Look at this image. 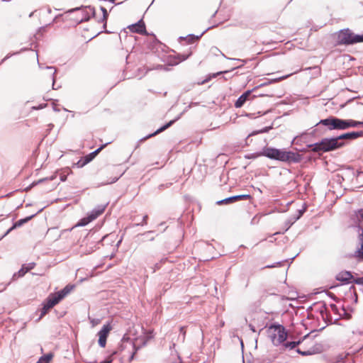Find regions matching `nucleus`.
<instances>
[{"label":"nucleus","instance_id":"1","mask_svg":"<svg viewBox=\"0 0 363 363\" xmlns=\"http://www.w3.org/2000/svg\"><path fill=\"white\" fill-rule=\"evenodd\" d=\"M259 156H264L271 160H275L284 162L296 163L301 160V155L292 151H287L284 149H277L274 147H264L262 151L256 155H252L248 158H255Z\"/></svg>","mask_w":363,"mask_h":363},{"label":"nucleus","instance_id":"2","mask_svg":"<svg viewBox=\"0 0 363 363\" xmlns=\"http://www.w3.org/2000/svg\"><path fill=\"white\" fill-rule=\"evenodd\" d=\"M345 143L340 141L337 137L330 138H323L319 143L308 145V147L312 148L314 152H330L343 147Z\"/></svg>","mask_w":363,"mask_h":363},{"label":"nucleus","instance_id":"3","mask_svg":"<svg viewBox=\"0 0 363 363\" xmlns=\"http://www.w3.org/2000/svg\"><path fill=\"white\" fill-rule=\"evenodd\" d=\"M138 349L132 340L123 337L118 347L117 353H119L122 358H127L130 362L133 359Z\"/></svg>","mask_w":363,"mask_h":363},{"label":"nucleus","instance_id":"4","mask_svg":"<svg viewBox=\"0 0 363 363\" xmlns=\"http://www.w3.org/2000/svg\"><path fill=\"white\" fill-rule=\"evenodd\" d=\"M338 42L342 45H351L363 42V35H356L350 29L340 30L337 36Z\"/></svg>","mask_w":363,"mask_h":363},{"label":"nucleus","instance_id":"5","mask_svg":"<svg viewBox=\"0 0 363 363\" xmlns=\"http://www.w3.org/2000/svg\"><path fill=\"white\" fill-rule=\"evenodd\" d=\"M268 333L274 345H279L286 339L287 334L283 326L272 325L268 329Z\"/></svg>","mask_w":363,"mask_h":363},{"label":"nucleus","instance_id":"6","mask_svg":"<svg viewBox=\"0 0 363 363\" xmlns=\"http://www.w3.org/2000/svg\"><path fill=\"white\" fill-rule=\"evenodd\" d=\"M345 119L338 118L334 116H330L325 119L320 120L315 124V126L323 125L327 128L328 130H344L345 128Z\"/></svg>","mask_w":363,"mask_h":363},{"label":"nucleus","instance_id":"7","mask_svg":"<svg viewBox=\"0 0 363 363\" xmlns=\"http://www.w3.org/2000/svg\"><path fill=\"white\" fill-rule=\"evenodd\" d=\"M60 301L53 295V294H50L43 303V307L41 310L40 318H43L50 308H52L53 306H55Z\"/></svg>","mask_w":363,"mask_h":363},{"label":"nucleus","instance_id":"8","mask_svg":"<svg viewBox=\"0 0 363 363\" xmlns=\"http://www.w3.org/2000/svg\"><path fill=\"white\" fill-rule=\"evenodd\" d=\"M112 327L110 324L104 325L102 328L99 331V345L101 347H104L106 344V339L108 335V333L111 330Z\"/></svg>","mask_w":363,"mask_h":363},{"label":"nucleus","instance_id":"9","mask_svg":"<svg viewBox=\"0 0 363 363\" xmlns=\"http://www.w3.org/2000/svg\"><path fill=\"white\" fill-rule=\"evenodd\" d=\"M80 11L82 13V18L79 20V22L82 21H87L89 20L90 17L91 16H94L95 14V9L94 7L91 6H86L82 9L80 8H76L74 9L70 10L69 11Z\"/></svg>","mask_w":363,"mask_h":363},{"label":"nucleus","instance_id":"10","mask_svg":"<svg viewBox=\"0 0 363 363\" xmlns=\"http://www.w3.org/2000/svg\"><path fill=\"white\" fill-rule=\"evenodd\" d=\"M35 262H30L28 264H23L21 266V268L18 270V272L15 273L13 275V280L16 279L19 277H23L27 272H28L30 270L33 269L35 267Z\"/></svg>","mask_w":363,"mask_h":363},{"label":"nucleus","instance_id":"11","mask_svg":"<svg viewBox=\"0 0 363 363\" xmlns=\"http://www.w3.org/2000/svg\"><path fill=\"white\" fill-rule=\"evenodd\" d=\"M250 198V194L236 195V196H233L226 198L225 199L218 201H217V203L218 205L228 204V203H233V202H235V201H240V200L248 199Z\"/></svg>","mask_w":363,"mask_h":363},{"label":"nucleus","instance_id":"12","mask_svg":"<svg viewBox=\"0 0 363 363\" xmlns=\"http://www.w3.org/2000/svg\"><path fill=\"white\" fill-rule=\"evenodd\" d=\"M252 90H248L244 92L235 101V106L236 108H241L244 104L250 99H254L255 96H252Z\"/></svg>","mask_w":363,"mask_h":363},{"label":"nucleus","instance_id":"13","mask_svg":"<svg viewBox=\"0 0 363 363\" xmlns=\"http://www.w3.org/2000/svg\"><path fill=\"white\" fill-rule=\"evenodd\" d=\"M183 113H180L175 119L174 120H172L170 121L169 123H166L165 125H164L163 126H162L161 128H160L159 129H157L155 132H154L152 134H150L148 135H147L146 137L143 138V139H141L142 141H144L146 139H148L150 138H152L160 133H162V131L165 130L166 129H167L168 128H169L172 125H173L177 121H178L181 116L182 115Z\"/></svg>","mask_w":363,"mask_h":363},{"label":"nucleus","instance_id":"14","mask_svg":"<svg viewBox=\"0 0 363 363\" xmlns=\"http://www.w3.org/2000/svg\"><path fill=\"white\" fill-rule=\"evenodd\" d=\"M360 137H363V130L343 133L337 136V139H339L340 141L342 140H352Z\"/></svg>","mask_w":363,"mask_h":363},{"label":"nucleus","instance_id":"15","mask_svg":"<svg viewBox=\"0 0 363 363\" xmlns=\"http://www.w3.org/2000/svg\"><path fill=\"white\" fill-rule=\"evenodd\" d=\"M336 279L340 281L344 282L345 284H349L352 282V279H353V276L352 275L350 272L342 271L337 274Z\"/></svg>","mask_w":363,"mask_h":363},{"label":"nucleus","instance_id":"16","mask_svg":"<svg viewBox=\"0 0 363 363\" xmlns=\"http://www.w3.org/2000/svg\"><path fill=\"white\" fill-rule=\"evenodd\" d=\"M357 233L359 234V242L361 245L360 249L357 250L355 252L356 257L360 260H363V228L359 225L357 226Z\"/></svg>","mask_w":363,"mask_h":363},{"label":"nucleus","instance_id":"17","mask_svg":"<svg viewBox=\"0 0 363 363\" xmlns=\"http://www.w3.org/2000/svg\"><path fill=\"white\" fill-rule=\"evenodd\" d=\"M130 30L133 33L143 34L145 33V26L142 21H139L137 23L128 26Z\"/></svg>","mask_w":363,"mask_h":363},{"label":"nucleus","instance_id":"18","mask_svg":"<svg viewBox=\"0 0 363 363\" xmlns=\"http://www.w3.org/2000/svg\"><path fill=\"white\" fill-rule=\"evenodd\" d=\"M36 214H33L32 216H28L25 218H23V219H20L18 220V221H16L13 225L12 227H11L6 233L4 235L3 237L7 235L11 231H12L13 229L16 228H19L21 226H22L23 224H25L26 223H27L28 221H29L30 220H31Z\"/></svg>","mask_w":363,"mask_h":363},{"label":"nucleus","instance_id":"19","mask_svg":"<svg viewBox=\"0 0 363 363\" xmlns=\"http://www.w3.org/2000/svg\"><path fill=\"white\" fill-rule=\"evenodd\" d=\"M74 286L67 285L63 289L57 291L53 295L57 298L59 301L63 299L70 291L73 289Z\"/></svg>","mask_w":363,"mask_h":363},{"label":"nucleus","instance_id":"20","mask_svg":"<svg viewBox=\"0 0 363 363\" xmlns=\"http://www.w3.org/2000/svg\"><path fill=\"white\" fill-rule=\"evenodd\" d=\"M105 208V205L98 206L96 208H94L88 215L91 217L92 220H94L104 213Z\"/></svg>","mask_w":363,"mask_h":363},{"label":"nucleus","instance_id":"21","mask_svg":"<svg viewBox=\"0 0 363 363\" xmlns=\"http://www.w3.org/2000/svg\"><path fill=\"white\" fill-rule=\"evenodd\" d=\"M208 29V28L204 30L200 35H194L193 34H189L186 37H179V42H182V40H186L188 43H192L195 40H199Z\"/></svg>","mask_w":363,"mask_h":363},{"label":"nucleus","instance_id":"22","mask_svg":"<svg viewBox=\"0 0 363 363\" xmlns=\"http://www.w3.org/2000/svg\"><path fill=\"white\" fill-rule=\"evenodd\" d=\"M345 128L346 130L350 128H356L359 126H363V121H357L352 119H345Z\"/></svg>","mask_w":363,"mask_h":363},{"label":"nucleus","instance_id":"23","mask_svg":"<svg viewBox=\"0 0 363 363\" xmlns=\"http://www.w3.org/2000/svg\"><path fill=\"white\" fill-rule=\"evenodd\" d=\"M52 358L53 354L48 353L45 355L40 357L36 363H50Z\"/></svg>","mask_w":363,"mask_h":363},{"label":"nucleus","instance_id":"24","mask_svg":"<svg viewBox=\"0 0 363 363\" xmlns=\"http://www.w3.org/2000/svg\"><path fill=\"white\" fill-rule=\"evenodd\" d=\"M94 157H95V156H93L91 152L89 155H87L84 157V160L82 162L81 161H79L77 162V164L79 167H83L85 164H86L87 163H89V162H91Z\"/></svg>","mask_w":363,"mask_h":363},{"label":"nucleus","instance_id":"25","mask_svg":"<svg viewBox=\"0 0 363 363\" xmlns=\"http://www.w3.org/2000/svg\"><path fill=\"white\" fill-rule=\"evenodd\" d=\"M93 221L91 217L88 215L86 217L82 218L78 223L79 226H85L90 222Z\"/></svg>","mask_w":363,"mask_h":363},{"label":"nucleus","instance_id":"26","mask_svg":"<svg viewBox=\"0 0 363 363\" xmlns=\"http://www.w3.org/2000/svg\"><path fill=\"white\" fill-rule=\"evenodd\" d=\"M101 11L103 13V16H102V18L100 20H99V22L104 23V26L106 27V19H107V17H108V12H107L106 9L104 7H101Z\"/></svg>","mask_w":363,"mask_h":363},{"label":"nucleus","instance_id":"27","mask_svg":"<svg viewBox=\"0 0 363 363\" xmlns=\"http://www.w3.org/2000/svg\"><path fill=\"white\" fill-rule=\"evenodd\" d=\"M270 129H272L271 126L265 127V128H262L261 130L252 132L251 134L249 135V136L255 135L259 134V133H267Z\"/></svg>","mask_w":363,"mask_h":363},{"label":"nucleus","instance_id":"28","mask_svg":"<svg viewBox=\"0 0 363 363\" xmlns=\"http://www.w3.org/2000/svg\"><path fill=\"white\" fill-rule=\"evenodd\" d=\"M191 55V52L189 53L188 55H177V58H178V60L177 62H175L174 63V65H177L179 64V62H182V61H184L185 60H186L189 56Z\"/></svg>","mask_w":363,"mask_h":363},{"label":"nucleus","instance_id":"29","mask_svg":"<svg viewBox=\"0 0 363 363\" xmlns=\"http://www.w3.org/2000/svg\"><path fill=\"white\" fill-rule=\"evenodd\" d=\"M57 175L56 174H54V175H52L51 177H45V178H43V179H39L38 182H34L33 184V186L34 185H36V184H38L44 181H47V180H50V181H52V180H54L55 178H56Z\"/></svg>","mask_w":363,"mask_h":363},{"label":"nucleus","instance_id":"30","mask_svg":"<svg viewBox=\"0 0 363 363\" xmlns=\"http://www.w3.org/2000/svg\"><path fill=\"white\" fill-rule=\"evenodd\" d=\"M301 342V341H297V342H295V341H293V342H288L286 343L285 346L286 347H290L291 349H294V347H296V345H298L299 343Z\"/></svg>","mask_w":363,"mask_h":363},{"label":"nucleus","instance_id":"31","mask_svg":"<svg viewBox=\"0 0 363 363\" xmlns=\"http://www.w3.org/2000/svg\"><path fill=\"white\" fill-rule=\"evenodd\" d=\"M297 352H298L299 354H302V355H303V356L311 355V354H312L313 353V351L309 350H306V351H302V350H301L300 349H298V350H297Z\"/></svg>","mask_w":363,"mask_h":363},{"label":"nucleus","instance_id":"32","mask_svg":"<svg viewBox=\"0 0 363 363\" xmlns=\"http://www.w3.org/2000/svg\"><path fill=\"white\" fill-rule=\"evenodd\" d=\"M107 144H104V145H102L101 147H99L98 149H96V150H94V152H91V155L93 156H96L106 145Z\"/></svg>","mask_w":363,"mask_h":363},{"label":"nucleus","instance_id":"33","mask_svg":"<svg viewBox=\"0 0 363 363\" xmlns=\"http://www.w3.org/2000/svg\"><path fill=\"white\" fill-rule=\"evenodd\" d=\"M357 220L359 223H363V209H360L357 214Z\"/></svg>","mask_w":363,"mask_h":363},{"label":"nucleus","instance_id":"34","mask_svg":"<svg viewBox=\"0 0 363 363\" xmlns=\"http://www.w3.org/2000/svg\"><path fill=\"white\" fill-rule=\"evenodd\" d=\"M292 74H293L291 73V74H287V75H285V76H283V77H279L277 79H272L270 82H277L285 79L288 78L289 77H290Z\"/></svg>","mask_w":363,"mask_h":363},{"label":"nucleus","instance_id":"35","mask_svg":"<svg viewBox=\"0 0 363 363\" xmlns=\"http://www.w3.org/2000/svg\"><path fill=\"white\" fill-rule=\"evenodd\" d=\"M148 218L147 215H145L143 218V220L141 223L136 224V225H144L147 224V220Z\"/></svg>","mask_w":363,"mask_h":363},{"label":"nucleus","instance_id":"36","mask_svg":"<svg viewBox=\"0 0 363 363\" xmlns=\"http://www.w3.org/2000/svg\"><path fill=\"white\" fill-rule=\"evenodd\" d=\"M302 213H302V211H299V214H298V216H296V217H295V218H294L293 220H292V221H290V222L289 223V225H291L294 222H295L296 220H298V219L301 216ZM289 226H290V225H289Z\"/></svg>","mask_w":363,"mask_h":363},{"label":"nucleus","instance_id":"37","mask_svg":"<svg viewBox=\"0 0 363 363\" xmlns=\"http://www.w3.org/2000/svg\"><path fill=\"white\" fill-rule=\"evenodd\" d=\"M56 72H57V70H56V69H55V70H54V72H53V73H52V88H53V89H55V74H56Z\"/></svg>","mask_w":363,"mask_h":363},{"label":"nucleus","instance_id":"38","mask_svg":"<svg viewBox=\"0 0 363 363\" xmlns=\"http://www.w3.org/2000/svg\"><path fill=\"white\" fill-rule=\"evenodd\" d=\"M280 265H281V262H276L275 264H274L272 265H267L265 267L266 268H272V267H278Z\"/></svg>","mask_w":363,"mask_h":363},{"label":"nucleus","instance_id":"39","mask_svg":"<svg viewBox=\"0 0 363 363\" xmlns=\"http://www.w3.org/2000/svg\"><path fill=\"white\" fill-rule=\"evenodd\" d=\"M214 50H215V51H218V52H220V53L223 57H225V55L223 53H222V52H220V50L219 49H218L217 48H216V47H215V48H213L211 49V51H212V52H213Z\"/></svg>","mask_w":363,"mask_h":363},{"label":"nucleus","instance_id":"40","mask_svg":"<svg viewBox=\"0 0 363 363\" xmlns=\"http://www.w3.org/2000/svg\"><path fill=\"white\" fill-rule=\"evenodd\" d=\"M118 179H119V177H115L111 182H108L105 183V184H113V183L116 182V181H118Z\"/></svg>","mask_w":363,"mask_h":363},{"label":"nucleus","instance_id":"41","mask_svg":"<svg viewBox=\"0 0 363 363\" xmlns=\"http://www.w3.org/2000/svg\"><path fill=\"white\" fill-rule=\"evenodd\" d=\"M112 359L111 357L107 358L104 361L101 362V363H111Z\"/></svg>","mask_w":363,"mask_h":363},{"label":"nucleus","instance_id":"42","mask_svg":"<svg viewBox=\"0 0 363 363\" xmlns=\"http://www.w3.org/2000/svg\"><path fill=\"white\" fill-rule=\"evenodd\" d=\"M66 179H67V176H66V175L60 174V180H61L62 182L65 181V180H66Z\"/></svg>","mask_w":363,"mask_h":363},{"label":"nucleus","instance_id":"43","mask_svg":"<svg viewBox=\"0 0 363 363\" xmlns=\"http://www.w3.org/2000/svg\"><path fill=\"white\" fill-rule=\"evenodd\" d=\"M249 327L250 328V330H251L252 332H254V333L255 332V327H254L252 325L250 324V325H249Z\"/></svg>","mask_w":363,"mask_h":363},{"label":"nucleus","instance_id":"44","mask_svg":"<svg viewBox=\"0 0 363 363\" xmlns=\"http://www.w3.org/2000/svg\"><path fill=\"white\" fill-rule=\"evenodd\" d=\"M180 330H181V332H182V333H183V335H184V337H183V340H184V335H185V332L184 331V328H180Z\"/></svg>","mask_w":363,"mask_h":363},{"label":"nucleus","instance_id":"45","mask_svg":"<svg viewBox=\"0 0 363 363\" xmlns=\"http://www.w3.org/2000/svg\"><path fill=\"white\" fill-rule=\"evenodd\" d=\"M266 84H267V83L261 84L259 86H256L254 89H257L258 87H260V86H264Z\"/></svg>","mask_w":363,"mask_h":363},{"label":"nucleus","instance_id":"46","mask_svg":"<svg viewBox=\"0 0 363 363\" xmlns=\"http://www.w3.org/2000/svg\"><path fill=\"white\" fill-rule=\"evenodd\" d=\"M227 72H228V71H225V72H218V73H217V75L220 74H223V73H227Z\"/></svg>","mask_w":363,"mask_h":363},{"label":"nucleus","instance_id":"47","mask_svg":"<svg viewBox=\"0 0 363 363\" xmlns=\"http://www.w3.org/2000/svg\"><path fill=\"white\" fill-rule=\"evenodd\" d=\"M46 69H54V67H48H48H46Z\"/></svg>","mask_w":363,"mask_h":363},{"label":"nucleus","instance_id":"48","mask_svg":"<svg viewBox=\"0 0 363 363\" xmlns=\"http://www.w3.org/2000/svg\"><path fill=\"white\" fill-rule=\"evenodd\" d=\"M155 267H156L157 269H159V268H160L159 264H156Z\"/></svg>","mask_w":363,"mask_h":363},{"label":"nucleus","instance_id":"49","mask_svg":"<svg viewBox=\"0 0 363 363\" xmlns=\"http://www.w3.org/2000/svg\"><path fill=\"white\" fill-rule=\"evenodd\" d=\"M153 232H154V231H152V230H150V231H148L147 233H153Z\"/></svg>","mask_w":363,"mask_h":363},{"label":"nucleus","instance_id":"50","mask_svg":"<svg viewBox=\"0 0 363 363\" xmlns=\"http://www.w3.org/2000/svg\"><path fill=\"white\" fill-rule=\"evenodd\" d=\"M33 13H31L29 15V17L33 16Z\"/></svg>","mask_w":363,"mask_h":363},{"label":"nucleus","instance_id":"51","mask_svg":"<svg viewBox=\"0 0 363 363\" xmlns=\"http://www.w3.org/2000/svg\"><path fill=\"white\" fill-rule=\"evenodd\" d=\"M213 52L215 55H217L216 53H218V51H216V52Z\"/></svg>","mask_w":363,"mask_h":363},{"label":"nucleus","instance_id":"52","mask_svg":"<svg viewBox=\"0 0 363 363\" xmlns=\"http://www.w3.org/2000/svg\"><path fill=\"white\" fill-rule=\"evenodd\" d=\"M111 2H114V0H108Z\"/></svg>","mask_w":363,"mask_h":363}]
</instances>
